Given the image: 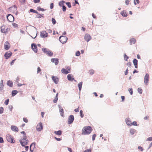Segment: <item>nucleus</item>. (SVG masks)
I'll return each instance as SVG.
<instances>
[{"label": "nucleus", "mask_w": 152, "mask_h": 152, "mask_svg": "<svg viewBox=\"0 0 152 152\" xmlns=\"http://www.w3.org/2000/svg\"><path fill=\"white\" fill-rule=\"evenodd\" d=\"M91 127L90 126H85L82 129V134H88L91 132Z\"/></svg>", "instance_id": "f257e3e1"}, {"label": "nucleus", "mask_w": 152, "mask_h": 152, "mask_svg": "<svg viewBox=\"0 0 152 152\" xmlns=\"http://www.w3.org/2000/svg\"><path fill=\"white\" fill-rule=\"evenodd\" d=\"M28 140L25 136H23V139L20 140V142L23 146H25L28 144Z\"/></svg>", "instance_id": "f03ea898"}, {"label": "nucleus", "mask_w": 152, "mask_h": 152, "mask_svg": "<svg viewBox=\"0 0 152 152\" xmlns=\"http://www.w3.org/2000/svg\"><path fill=\"white\" fill-rule=\"evenodd\" d=\"M42 51L49 56H51L53 55V53L51 52V51L48 49L46 48H42Z\"/></svg>", "instance_id": "7ed1b4c3"}, {"label": "nucleus", "mask_w": 152, "mask_h": 152, "mask_svg": "<svg viewBox=\"0 0 152 152\" xmlns=\"http://www.w3.org/2000/svg\"><path fill=\"white\" fill-rule=\"evenodd\" d=\"M67 39V38L65 36H61L59 38V40L63 44L66 43Z\"/></svg>", "instance_id": "20e7f679"}, {"label": "nucleus", "mask_w": 152, "mask_h": 152, "mask_svg": "<svg viewBox=\"0 0 152 152\" xmlns=\"http://www.w3.org/2000/svg\"><path fill=\"white\" fill-rule=\"evenodd\" d=\"M8 28L3 25L1 27V31L3 33H6L8 32Z\"/></svg>", "instance_id": "39448f33"}, {"label": "nucleus", "mask_w": 152, "mask_h": 152, "mask_svg": "<svg viewBox=\"0 0 152 152\" xmlns=\"http://www.w3.org/2000/svg\"><path fill=\"white\" fill-rule=\"evenodd\" d=\"M6 138L8 142L11 143H14L15 142V141L13 142L12 137L9 134H7L6 135Z\"/></svg>", "instance_id": "423d86ee"}, {"label": "nucleus", "mask_w": 152, "mask_h": 152, "mask_svg": "<svg viewBox=\"0 0 152 152\" xmlns=\"http://www.w3.org/2000/svg\"><path fill=\"white\" fill-rule=\"evenodd\" d=\"M149 79V76L148 73H147L145 76L144 78V83L145 85L148 84Z\"/></svg>", "instance_id": "0eeeda50"}, {"label": "nucleus", "mask_w": 152, "mask_h": 152, "mask_svg": "<svg viewBox=\"0 0 152 152\" xmlns=\"http://www.w3.org/2000/svg\"><path fill=\"white\" fill-rule=\"evenodd\" d=\"M7 18V20L10 22H12L14 20V17L11 14H8Z\"/></svg>", "instance_id": "6e6552de"}, {"label": "nucleus", "mask_w": 152, "mask_h": 152, "mask_svg": "<svg viewBox=\"0 0 152 152\" xmlns=\"http://www.w3.org/2000/svg\"><path fill=\"white\" fill-rule=\"evenodd\" d=\"M74 119V116L72 115H70L68 118V124H71L73 122Z\"/></svg>", "instance_id": "1a4fd4ad"}, {"label": "nucleus", "mask_w": 152, "mask_h": 152, "mask_svg": "<svg viewBox=\"0 0 152 152\" xmlns=\"http://www.w3.org/2000/svg\"><path fill=\"white\" fill-rule=\"evenodd\" d=\"M84 39L87 42H88L91 39V37L88 34H86L84 37Z\"/></svg>", "instance_id": "9d476101"}, {"label": "nucleus", "mask_w": 152, "mask_h": 152, "mask_svg": "<svg viewBox=\"0 0 152 152\" xmlns=\"http://www.w3.org/2000/svg\"><path fill=\"white\" fill-rule=\"evenodd\" d=\"M58 106L59 109V112L61 116L62 117H64V114L63 109L60 105H58Z\"/></svg>", "instance_id": "9b49d317"}, {"label": "nucleus", "mask_w": 152, "mask_h": 152, "mask_svg": "<svg viewBox=\"0 0 152 152\" xmlns=\"http://www.w3.org/2000/svg\"><path fill=\"white\" fill-rule=\"evenodd\" d=\"M31 48L35 53L37 52V48L36 45L34 43L31 45Z\"/></svg>", "instance_id": "f8f14e48"}, {"label": "nucleus", "mask_w": 152, "mask_h": 152, "mask_svg": "<svg viewBox=\"0 0 152 152\" xmlns=\"http://www.w3.org/2000/svg\"><path fill=\"white\" fill-rule=\"evenodd\" d=\"M43 129L42 123L40 122L37 126V130L38 131H41Z\"/></svg>", "instance_id": "ddd939ff"}, {"label": "nucleus", "mask_w": 152, "mask_h": 152, "mask_svg": "<svg viewBox=\"0 0 152 152\" xmlns=\"http://www.w3.org/2000/svg\"><path fill=\"white\" fill-rule=\"evenodd\" d=\"M40 35L42 37L45 38L47 37L48 34L45 31H43L41 32Z\"/></svg>", "instance_id": "4468645a"}, {"label": "nucleus", "mask_w": 152, "mask_h": 152, "mask_svg": "<svg viewBox=\"0 0 152 152\" xmlns=\"http://www.w3.org/2000/svg\"><path fill=\"white\" fill-rule=\"evenodd\" d=\"M125 121L126 124L128 126H131L132 125L131 121L130 119L129 118H126L125 119Z\"/></svg>", "instance_id": "2eb2a0df"}, {"label": "nucleus", "mask_w": 152, "mask_h": 152, "mask_svg": "<svg viewBox=\"0 0 152 152\" xmlns=\"http://www.w3.org/2000/svg\"><path fill=\"white\" fill-rule=\"evenodd\" d=\"M12 53L11 52H7L4 54V57L7 59L8 58L12 55Z\"/></svg>", "instance_id": "dca6fc26"}, {"label": "nucleus", "mask_w": 152, "mask_h": 152, "mask_svg": "<svg viewBox=\"0 0 152 152\" xmlns=\"http://www.w3.org/2000/svg\"><path fill=\"white\" fill-rule=\"evenodd\" d=\"M4 48L6 50H8L10 48V43L8 42H6L4 44Z\"/></svg>", "instance_id": "f3484780"}, {"label": "nucleus", "mask_w": 152, "mask_h": 152, "mask_svg": "<svg viewBox=\"0 0 152 152\" xmlns=\"http://www.w3.org/2000/svg\"><path fill=\"white\" fill-rule=\"evenodd\" d=\"M51 61L52 62L54 63L56 65H57L58 63V59L56 58H51Z\"/></svg>", "instance_id": "a211bd4d"}, {"label": "nucleus", "mask_w": 152, "mask_h": 152, "mask_svg": "<svg viewBox=\"0 0 152 152\" xmlns=\"http://www.w3.org/2000/svg\"><path fill=\"white\" fill-rule=\"evenodd\" d=\"M52 79L55 84H57L58 83L59 80L58 78L53 76L52 77Z\"/></svg>", "instance_id": "6ab92c4d"}, {"label": "nucleus", "mask_w": 152, "mask_h": 152, "mask_svg": "<svg viewBox=\"0 0 152 152\" xmlns=\"http://www.w3.org/2000/svg\"><path fill=\"white\" fill-rule=\"evenodd\" d=\"M67 78L68 80L72 81L74 80V78L73 76L71 74H69L67 76Z\"/></svg>", "instance_id": "aec40b11"}, {"label": "nucleus", "mask_w": 152, "mask_h": 152, "mask_svg": "<svg viewBox=\"0 0 152 152\" xmlns=\"http://www.w3.org/2000/svg\"><path fill=\"white\" fill-rule=\"evenodd\" d=\"M11 128L12 130L13 131L16 132H18V128L16 126H12Z\"/></svg>", "instance_id": "412c9836"}, {"label": "nucleus", "mask_w": 152, "mask_h": 152, "mask_svg": "<svg viewBox=\"0 0 152 152\" xmlns=\"http://www.w3.org/2000/svg\"><path fill=\"white\" fill-rule=\"evenodd\" d=\"M61 72L62 73L66 75L68 74V73H69L70 72L68 71H67L66 69H65L64 68H62L61 70Z\"/></svg>", "instance_id": "4be33fe9"}, {"label": "nucleus", "mask_w": 152, "mask_h": 152, "mask_svg": "<svg viewBox=\"0 0 152 152\" xmlns=\"http://www.w3.org/2000/svg\"><path fill=\"white\" fill-rule=\"evenodd\" d=\"M133 63L136 68H137V62L138 61L136 59H134L133 61Z\"/></svg>", "instance_id": "5701e85b"}, {"label": "nucleus", "mask_w": 152, "mask_h": 152, "mask_svg": "<svg viewBox=\"0 0 152 152\" xmlns=\"http://www.w3.org/2000/svg\"><path fill=\"white\" fill-rule=\"evenodd\" d=\"M35 144L34 143H33L30 145V151L31 152H34V149H32V147L33 146V148H34L35 147Z\"/></svg>", "instance_id": "b1692460"}, {"label": "nucleus", "mask_w": 152, "mask_h": 152, "mask_svg": "<svg viewBox=\"0 0 152 152\" xmlns=\"http://www.w3.org/2000/svg\"><path fill=\"white\" fill-rule=\"evenodd\" d=\"M9 9L10 10H13V12H14L16 11L17 10V8L16 6H14V7H9Z\"/></svg>", "instance_id": "393cba45"}, {"label": "nucleus", "mask_w": 152, "mask_h": 152, "mask_svg": "<svg viewBox=\"0 0 152 152\" xmlns=\"http://www.w3.org/2000/svg\"><path fill=\"white\" fill-rule=\"evenodd\" d=\"M136 42L135 39L134 38H132L130 40V45L134 44Z\"/></svg>", "instance_id": "a878e982"}, {"label": "nucleus", "mask_w": 152, "mask_h": 152, "mask_svg": "<svg viewBox=\"0 0 152 152\" xmlns=\"http://www.w3.org/2000/svg\"><path fill=\"white\" fill-rule=\"evenodd\" d=\"M7 85L8 86L11 87L12 86L13 83L12 81L9 80L7 81Z\"/></svg>", "instance_id": "bb28decb"}, {"label": "nucleus", "mask_w": 152, "mask_h": 152, "mask_svg": "<svg viewBox=\"0 0 152 152\" xmlns=\"http://www.w3.org/2000/svg\"><path fill=\"white\" fill-rule=\"evenodd\" d=\"M54 133L58 135H60L62 134V131L61 130H58V131H55Z\"/></svg>", "instance_id": "cd10ccee"}, {"label": "nucleus", "mask_w": 152, "mask_h": 152, "mask_svg": "<svg viewBox=\"0 0 152 152\" xmlns=\"http://www.w3.org/2000/svg\"><path fill=\"white\" fill-rule=\"evenodd\" d=\"M82 84H83L82 82H80L78 84V86L79 88V91H80L81 90Z\"/></svg>", "instance_id": "c85d7f7f"}, {"label": "nucleus", "mask_w": 152, "mask_h": 152, "mask_svg": "<svg viewBox=\"0 0 152 152\" xmlns=\"http://www.w3.org/2000/svg\"><path fill=\"white\" fill-rule=\"evenodd\" d=\"M121 15L123 16L126 17L127 16V15L126 12L123 11L121 12Z\"/></svg>", "instance_id": "c756f323"}, {"label": "nucleus", "mask_w": 152, "mask_h": 152, "mask_svg": "<svg viewBox=\"0 0 152 152\" xmlns=\"http://www.w3.org/2000/svg\"><path fill=\"white\" fill-rule=\"evenodd\" d=\"M18 93V91L17 90H13L12 92V95L13 96L15 95Z\"/></svg>", "instance_id": "7c9ffc66"}, {"label": "nucleus", "mask_w": 152, "mask_h": 152, "mask_svg": "<svg viewBox=\"0 0 152 152\" xmlns=\"http://www.w3.org/2000/svg\"><path fill=\"white\" fill-rule=\"evenodd\" d=\"M65 3V1H62L59 2L58 5L60 7H62L63 6H64V4Z\"/></svg>", "instance_id": "2f4dec72"}, {"label": "nucleus", "mask_w": 152, "mask_h": 152, "mask_svg": "<svg viewBox=\"0 0 152 152\" xmlns=\"http://www.w3.org/2000/svg\"><path fill=\"white\" fill-rule=\"evenodd\" d=\"M136 130L134 129H131L130 130V132L131 134L133 135L135 132Z\"/></svg>", "instance_id": "473e14b6"}, {"label": "nucleus", "mask_w": 152, "mask_h": 152, "mask_svg": "<svg viewBox=\"0 0 152 152\" xmlns=\"http://www.w3.org/2000/svg\"><path fill=\"white\" fill-rule=\"evenodd\" d=\"M30 12H34V13H35L36 14H38L39 13L38 12H37V11L33 9H31L30 10Z\"/></svg>", "instance_id": "72a5a7b5"}, {"label": "nucleus", "mask_w": 152, "mask_h": 152, "mask_svg": "<svg viewBox=\"0 0 152 152\" xmlns=\"http://www.w3.org/2000/svg\"><path fill=\"white\" fill-rule=\"evenodd\" d=\"M37 10L39 11H44L45 10V9L39 7H37Z\"/></svg>", "instance_id": "f704fd0d"}, {"label": "nucleus", "mask_w": 152, "mask_h": 152, "mask_svg": "<svg viewBox=\"0 0 152 152\" xmlns=\"http://www.w3.org/2000/svg\"><path fill=\"white\" fill-rule=\"evenodd\" d=\"M89 72L91 75H92L94 73V71L93 69H91L89 70Z\"/></svg>", "instance_id": "c9c22d12"}, {"label": "nucleus", "mask_w": 152, "mask_h": 152, "mask_svg": "<svg viewBox=\"0 0 152 152\" xmlns=\"http://www.w3.org/2000/svg\"><path fill=\"white\" fill-rule=\"evenodd\" d=\"M124 58L125 60L127 61V60L129 58V57L125 53L124 55Z\"/></svg>", "instance_id": "e433bc0d"}, {"label": "nucleus", "mask_w": 152, "mask_h": 152, "mask_svg": "<svg viewBox=\"0 0 152 152\" xmlns=\"http://www.w3.org/2000/svg\"><path fill=\"white\" fill-rule=\"evenodd\" d=\"M43 14H41L37 15V18H41L42 17H44Z\"/></svg>", "instance_id": "4c0bfd02"}, {"label": "nucleus", "mask_w": 152, "mask_h": 152, "mask_svg": "<svg viewBox=\"0 0 152 152\" xmlns=\"http://www.w3.org/2000/svg\"><path fill=\"white\" fill-rule=\"evenodd\" d=\"M134 4L135 5H136L137 4H139L140 3V1L139 0H134Z\"/></svg>", "instance_id": "58836bf2"}, {"label": "nucleus", "mask_w": 152, "mask_h": 152, "mask_svg": "<svg viewBox=\"0 0 152 152\" xmlns=\"http://www.w3.org/2000/svg\"><path fill=\"white\" fill-rule=\"evenodd\" d=\"M131 95L133 94V90L132 88H129L128 89Z\"/></svg>", "instance_id": "ea45409f"}, {"label": "nucleus", "mask_w": 152, "mask_h": 152, "mask_svg": "<svg viewBox=\"0 0 152 152\" xmlns=\"http://www.w3.org/2000/svg\"><path fill=\"white\" fill-rule=\"evenodd\" d=\"M80 114L81 118H82L84 117V114L83 113V111L82 110H80Z\"/></svg>", "instance_id": "a19ab883"}, {"label": "nucleus", "mask_w": 152, "mask_h": 152, "mask_svg": "<svg viewBox=\"0 0 152 152\" xmlns=\"http://www.w3.org/2000/svg\"><path fill=\"white\" fill-rule=\"evenodd\" d=\"M58 100V97H55L53 100V102L55 103H56L57 102Z\"/></svg>", "instance_id": "79ce46f5"}, {"label": "nucleus", "mask_w": 152, "mask_h": 152, "mask_svg": "<svg viewBox=\"0 0 152 152\" xmlns=\"http://www.w3.org/2000/svg\"><path fill=\"white\" fill-rule=\"evenodd\" d=\"M137 91H138V92L140 94H142V90L140 88H138L137 89Z\"/></svg>", "instance_id": "37998d69"}, {"label": "nucleus", "mask_w": 152, "mask_h": 152, "mask_svg": "<svg viewBox=\"0 0 152 152\" xmlns=\"http://www.w3.org/2000/svg\"><path fill=\"white\" fill-rule=\"evenodd\" d=\"M52 21L53 24L54 25L56 24V20L54 18H52Z\"/></svg>", "instance_id": "c03bdc74"}, {"label": "nucleus", "mask_w": 152, "mask_h": 152, "mask_svg": "<svg viewBox=\"0 0 152 152\" xmlns=\"http://www.w3.org/2000/svg\"><path fill=\"white\" fill-rule=\"evenodd\" d=\"M62 11L64 12H65L66 11V7L64 5L63 6H62Z\"/></svg>", "instance_id": "a18cd8bd"}, {"label": "nucleus", "mask_w": 152, "mask_h": 152, "mask_svg": "<svg viewBox=\"0 0 152 152\" xmlns=\"http://www.w3.org/2000/svg\"><path fill=\"white\" fill-rule=\"evenodd\" d=\"M4 108L3 107H0V114H2L3 113Z\"/></svg>", "instance_id": "49530a36"}, {"label": "nucleus", "mask_w": 152, "mask_h": 152, "mask_svg": "<svg viewBox=\"0 0 152 152\" xmlns=\"http://www.w3.org/2000/svg\"><path fill=\"white\" fill-rule=\"evenodd\" d=\"M66 3L69 8H70L71 7V3L70 2H66Z\"/></svg>", "instance_id": "de8ad7c7"}, {"label": "nucleus", "mask_w": 152, "mask_h": 152, "mask_svg": "<svg viewBox=\"0 0 152 152\" xmlns=\"http://www.w3.org/2000/svg\"><path fill=\"white\" fill-rule=\"evenodd\" d=\"M0 86L4 87V84L2 80H1L0 81Z\"/></svg>", "instance_id": "09e8293b"}, {"label": "nucleus", "mask_w": 152, "mask_h": 152, "mask_svg": "<svg viewBox=\"0 0 152 152\" xmlns=\"http://www.w3.org/2000/svg\"><path fill=\"white\" fill-rule=\"evenodd\" d=\"M9 102V99H7L4 102V104L6 105H7L8 104Z\"/></svg>", "instance_id": "8fccbe9b"}, {"label": "nucleus", "mask_w": 152, "mask_h": 152, "mask_svg": "<svg viewBox=\"0 0 152 152\" xmlns=\"http://www.w3.org/2000/svg\"><path fill=\"white\" fill-rule=\"evenodd\" d=\"M80 51H78L76 52L75 55L76 56H79L80 55Z\"/></svg>", "instance_id": "3c124183"}, {"label": "nucleus", "mask_w": 152, "mask_h": 152, "mask_svg": "<svg viewBox=\"0 0 152 152\" xmlns=\"http://www.w3.org/2000/svg\"><path fill=\"white\" fill-rule=\"evenodd\" d=\"M23 120L26 123H27L28 122V119L26 118H23Z\"/></svg>", "instance_id": "603ef678"}, {"label": "nucleus", "mask_w": 152, "mask_h": 152, "mask_svg": "<svg viewBox=\"0 0 152 152\" xmlns=\"http://www.w3.org/2000/svg\"><path fill=\"white\" fill-rule=\"evenodd\" d=\"M138 149L142 151H143V149L140 146H139L138 147Z\"/></svg>", "instance_id": "864d4df0"}, {"label": "nucleus", "mask_w": 152, "mask_h": 152, "mask_svg": "<svg viewBox=\"0 0 152 152\" xmlns=\"http://www.w3.org/2000/svg\"><path fill=\"white\" fill-rule=\"evenodd\" d=\"M41 71V69L39 67H38L37 69V73H39Z\"/></svg>", "instance_id": "5fc2aeb1"}, {"label": "nucleus", "mask_w": 152, "mask_h": 152, "mask_svg": "<svg viewBox=\"0 0 152 152\" xmlns=\"http://www.w3.org/2000/svg\"><path fill=\"white\" fill-rule=\"evenodd\" d=\"M132 125L134 126H137V123L136 121H133L132 123Z\"/></svg>", "instance_id": "6e6d98bb"}, {"label": "nucleus", "mask_w": 152, "mask_h": 152, "mask_svg": "<svg viewBox=\"0 0 152 152\" xmlns=\"http://www.w3.org/2000/svg\"><path fill=\"white\" fill-rule=\"evenodd\" d=\"M129 0H126L125 1L126 4V5H128L129 4Z\"/></svg>", "instance_id": "4d7b16f0"}, {"label": "nucleus", "mask_w": 152, "mask_h": 152, "mask_svg": "<svg viewBox=\"0 0 152 152\" xmlns=\"http://www.w3.org/2000/svg\"><path fill=\"white\" fill-rule=\"evenodd\" d=\"M96 136V135L95 134H94L93 135L92 137V139L93 141L94 140H95Z\"/></svg>", "instance_id": "13d9d810"}, {"label": "nucleus", "mask_w": 152, "mask_h": 152, "mask_svg": "<svg viewBox=\"0 0 152 152\" xmlns=\"http://www.w3.org/2000/svg\"><path fill=\"white\" fill-rule=\"evenodd\" d=\"M50 8L51 9H52L53 8V3L50 4Z\"/></svg>", "instance_id": "bf43d9fd"}, {"label": "nucleus", "mask_w": 152, "mask_h": 152, "mask_svg": "<svg viewBox=\"0 0 152 152\" xmlns=\"http://www.w3.org/2000/svg\"><path fill=\"white\" fill-rule=\"evenodd\" d=\"M128 73V68H127L126 69V70L125 72V75H127Z\"/></svg>", "instance_id": "052dcab7"}, {"label": "nucleus", "mask_w": 152, "mask_h": 152, "mask_svg": "<svg viewBox=\"0 0 152 152\" xmlns=\"http://www.w3.org/2000/svg\"><path fill=\"white\" fill-rule=\"evenodd\" d=\"M40 1V0H34V2L35 3H39Z\"/></svg>", "instance_id": "680f3d73"}, {"label": "nucleus", "mask_w": 152, "mask_h": 152, "mask_svg": "<svg viewBox=\"0 0 152 152\" xmlns=\"http://www.w3.org/2000/svg\"><path fill=\"white\" fill-rule=\"evenodd\" d=\"M79 107H78L77 108L75 109L74 110V111L76 112H78L79 111Z\"/></svg>", "instance_id": "e2e57ef3"}, {"label": "nucleus", "mask_w": 152, "mask_h": 152, "mask_svg": "<svg viewBox=\"0 0 152 152\" xmlns=\"http://www.w3.org/2000/svg\"><path fill=\"white\" fill-rule=\"evenodd\" d=\"M3 142L4 140L3 138L1 137H0V143H3Z\"/></svg>", "instance_id": "0e129e2a"}, {"label": "nucleus", "mask_w": 152, "mask_h": 152, "mask_svg": "<svg viewBox=\"0 0 152 152\" xmlns=\"http://www.w3.org/2000/svg\"><path fill=\"white\" fill-rule=\"evenodd\" d=\"M147 140L151 141L152 140V137H149L147 139Z\"/></svg>", "instance_id": "69168bd1"}, {"label": "nucleus", "mask_w": 152, "mask_h": 152, "mask_svg": "<svg viewBox=\"0 0 152 152\" xmlns=\"http://www.w3.org/2000/svg\"><path fill=\"white\" fill-rule=\"evenodd\" d=\"M13 108L12 106V105H10L9 106V108L10 109L11 111H12Z\"/></svg>", "instance_id": "338daca9"}, {"label": "nucleus", "mask_w": 152, "mask_h": 152, "mask_svg": "<svg viewBox=\"0 0 152 152\" xmlns=\"http://www.w3.org/2000/svg\"><path fill=\"white\" fill-rule=\"evenodd\" d=\"M91 149H87L85 150L84 152H91Z\"/></svg>", "instance_id": "774afa93"}]
</instances>
